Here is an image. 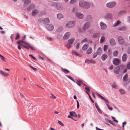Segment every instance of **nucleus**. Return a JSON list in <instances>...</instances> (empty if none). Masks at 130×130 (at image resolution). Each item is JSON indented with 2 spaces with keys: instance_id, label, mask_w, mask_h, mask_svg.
I'll return each instance as SVG.
<instances>
[{
  "instance_id": "72a5a7b5",
  "label": "nucleus",
  "mask_w": 130,
  "mask_h": 130,
  "mask_svg": "<svg viewBox=\"0 0 130 130\" xmlns=\"http://www.w3.org/2000/svg\"><path fill=\"white\" fill-rule=\"evenodd\" d=\"M128 77V74H126L125 75H124L123 79V81H127Z\"/></svg>"
},
{
  "instance_id": "79ce46f5",
  "label": "nucleus",
  "mask_w": 130,
  "mask_h": 130,
  "mask_svg": "<svg viewBox=\"0 0 130 130\" xmlns=\"http://www.w3.org/2000/svg\"><path fill=\"white\" fill-rule=\"evenodd\" d=\"M24 40H19L18 41L19 42H21V43H24L26 45H27V44H28V43L26 42L25 41H24Z\"/></svg>"
},
{
  "instance_id": "dca6fc26",
  "label": "nucleus",
  "mask_w": 130,
  "mask_h": 130,
  "mask_svg": "<svg viewBox=\"0 0 130 130\" xmlns=\"http://www.w3.org/2000/svg\"><path fill=\"white\" fill-rule=\"evenodd\" d=\"M35 7V5L33 4H31L29 6L27 7V10L29 11L30 10L34 8Z\"/></svg>"
},
{
  "instance_id": "f257e3e1",
  "label": "nucleus",
  "mask_w": 130,
  "mask_h": 130,
  "mask_svg": "<svg viewBox=\"0 0 130 130\" xmlns=\"http://www.w3.org/2000/svg\"><path fill=\"white\" fill-rule=\"evenodd\" d=\"M79 6L81 8L88 9L90 8V6H92L93 4L91 3L83 1H81L79 2Z\"/></svg>"
},
{
  "instance_id": "09e8293b",
  "label": "nucleus",
  "mask_w": 130,
  "mask_h": 130,
  "mask_svg": "<svg viewBox=\"0 0 130 130\" xmlns=\"http://www.w3.org/2000/svg\"><path fill=\"white\" fill-rule=\"evenodd\" d=\"M108 53L109 55H110L112 54V51L111 49H109L108 50Z\"/></svg>"
},
{
  "instance_id": "aec40b11",
  "label": "nucleus",
  "mask_w": 130,
  "mask_h": 130,
  "mask_svg": "<svg viewBox=\"0 0 130 130\" xmlns=\"http://www.w3.org/2000/svg\"><path fill=\"white\" fill-rule=\"evenodd\" d=\"M108 57L107 55L105 54H103L101 56V59L103 61H104Z\"/></svg>"
},
{
  "instance_id": "5701e85b",
  "label": "nucleus",
  "mask_w": 130,
  "mask_h": 130,
  "mask_svg": "<svg viewBox=\"0 0 130 130\" xmlns=\"http://www.w3.org/2000/svg\"><path fill=\"white\" fill-rule=\"evenodd\" d=\"M120 70L118 67H116L114 70V72L115 74H118L119 73Z\"/></svg>"
},
{
  "instance_id": "a19ab883",
  "label": "nucleus",
  "mask_w": 130,
  "mask_h": 130,
  "mask_svg": "<svg viewBox=\"0 0 130 130\" xmlns=\"http://www.w3.org/2000/svg\"><path fill=\"white\" fill-rule=\"evenodd\" d=\"M92 17L91 15H88L87 17V19L88 21H90L91 20Z\"/></svg>"
},
{
  "instance_id": "bf43d9fd",
  "label": "nucleus",
  "mask_w": 130,
  "mask_h": 130,
  "mask_svg": "<svg viewBox=\"0 0 130 130\" xmlns=\"http://www.w3.org/2000/svg\"><path fill=\"white\" fill-rule=\"evenodd\" d=\"M66 46L68 48H69L71 46V44H68H68H67L66 45Z\"/></svg>"
},
{
  "instance_id": "8fccbe9b",
  "label": "nucleus",
  "mask_w": 130,
  "mask_h": 130,
  "mask_svg": "<svg viewBox=\"0 0 130 130\" xmlns=\"http://www.w3.org/2000/svg\"><path fill=\"white\" fill-rule=\"evenodd\" d=\"M77 10V8L76 7H73V8L72 10V11L73 12H75Z\"/></svg>"
},
{
  "instance_id": "0eeeda50",
  "label": "nucleus",
  "mask_w": 130,
  "mask_h": 130,
  "mask_svg": "<svg viewBox=\"0 0 130 130\" xmlns=\"http://www.w3.org/2000/svg\"><path fill=\"white\" fill-rule=\"evenodd\" d=\"M90 26V22H87L85 23L83 27V29L86 30Z\"/></svg>"
},
{
  "instance_id": "052dcab7",
  "label": "nucleus",
  "mask_w": 130,
  "mask_h": 130,
  "mask_svg": "<svg viewBox=\"0 0 130 130\" xmlns=\"http://www.w3.org/2000/svg\"><path fill=\"white\" fill-rule=\"evenodd\" d=\"M111 118H112V119H113V120L114 121L116 122L117 123H118V121L117 120H116L115 118V117H113L112 116Z\"/></svg>"
},
{
  "instance_id": "603ef678",
  "label": "nucleus",
  "mask_w": 130,
  "mask_h": 130,
  "mask_svg": "<svg viewBox=\"0 0 130 130\" xmlns=\"http://www.w3.org/2000/svg\"><path fill=\"white\" fill-rule=\"evenodd\" d=\"M108 46L106 45H105L103 47V50L104 51H105L107 49Z\"/></svg>"
},
{
  "instance_id": "774afa93",
  "label": "nucleus",
  "mask_w": 130,
  "mask_h": 130,
  "mask_svg": "<svg viewBox=\"0 0 130 130\" xmlns=\"http://www.w3.org/2000/svg\"><path fill=\"white\" fill-rule=\"evenodd\" d=\"M87 41V39L86 38H85L82 41H81L82 43L85 42Z\"/></svg>"
},
{
  "instance_id": "20e7f679",
  "label": "nucleus",
  "mask_w": 130,
  "mask_h": 130,
  "mask_svg": "<svg viewBox=\"0 0 130 130\" xmlns=\"http://www.w3.org/2000/svg\"><path fill=\"white\" fill-rule=\"evenodd\" d=\"M118 39L119 43L120 44L122 45L124 43V40L123 37L122 36H119L118 37Z\"/></svg>"
},
{
  "instance_id": "4be33fe9",
  "label": "nucleus",
  "mask_w": 130,
  "mask_h": 130,
  "mask_svg": "<svg viewBox=\"0 0 130 130\" xmlns=\"http://www.w3.org/2000/svg\"><path fill=\"white\" fill-rule=\"evenodd\" d=\"M127 58V56L126 54L124 53L123 54L122 57V60L123 62H125Z\"/></svg>"
},
{
  "instance_id": "1a4fd4ad",
  "label": "nucleus",
  "mask_w": 130,
  "mask_h": 130,
  "mask_svg": "<svg viewBox=\"0 0 130 130\" xmlns=\"http://www.w3.org/2000/svg\"><path fill=\"white\" fill-rule=\"evenodd\" d=\"M75 14L76 17L78 19H82L84 18V15L79 12H76Z\"/></svg>"
},
{
  "instance_id": "0e129e2a",
  "label": "nucleus",
  "mask_w": 130,
  "mask_h": 130,
  "mask_svg": "<svg viewBox=\"0 0 130 130\" xmlns=\"http://www.w3.org/2000/svg\"><path fill=\"white\" fill-rule=\"evenodd\" d=\"M63 27H60L58 29V31L59 32H60L63 30Z\"/></svg>"
},
{
  "instance_id": "3c124183",
  "label": "nucleus",
  "mask_w": 130,
  "mask_h": 130,
  "mask_svg": "<svg viewBox=\"0 0 130 130\" xmlns=\"http://www.w3.org/2000/svg\"><path fill=\"white\" fill-rule=\"evenodd\" d=\"M0 57H1L2 60L4 61H5V57L2 55L0 54Z\"/></svg>"
},
{
  "instance_id": "69168bd1",
  "label": "nucleus",
  "mask_w": 130,
  "mask_h": 130,
  "mask_svg": "<svg viewBox=\"0 0 130 130\" xmlns=\"http://www.w3.org/2000/svg\"><path fill=\"white\" fill-rule=\"evenodd\" d=\"M112 87L114 88L117 89L118 88V87L116 84H114L113 85H112Z\"/></svg>"
},
{
  "instance_id": "9d476101",
  "label": "nucleus",
  "mask_w": 130,
  "mask_h": 130,
  "mask_svg": "<svg viewBox=\"0 0 130 130\" xmlns=\"http://www.w3.org/2000/svg\"><path fill=\"white\" fill-rule=\"evenodd\" d=\"M100 25L102 29H105L107 28V25L102 22H100Z\"/></svg>"
},
{
  "instance_id": "680f3d73",
  "label": "nucleus",
  "mask_w": 130,
  "mask_h": 130,
  "mask_svg": "<svg viewBox=\"0 0 130 130\" xmlns=\"http://www.w3.org/2000/svg\"><path fill=\"white\" fill-rule=\"evenodd\" d=\"M77 0H71L70 3V4H73L75 3Z\"/></svg>"
},
{
  "instance_id": "423d86ee",
  "label": "nucleus",
  "mask_w": 130,
  "mask_h": 130,
  "mask_svg": "<svg viewBox=\"0 0 130 130\" xmlns=\"http://www.w3.org/2000/svg\"><path fill=\"white\" fill-rule=\"evenodd\" d=\"M22 1L23 3V6L25 7H26L31 3L30 0H22Z\"/></svg>"
},
{
  "instance_id": "39448f33",
  "label": "nucleus",
  "mask_w": 130,
  "mask_h": 130,
  "mask_svg": "<svg viewBox=\"0 0 130 130\" xmlns=\"http://www.w3.org/2000/svg\"><path fill=\"white\" fill-rule=\"evenodd\" d=\"M104 18L106 19H111L112 18V14L110 13H107L104 15Z\"/></svg>"
},
{
  "instance_id": "f03ea898",
  "label": "nucleus",
  "mask_w": 130,
  "mask_h": 130,
  "mask_svg": "<svg viewBox=\"0 0 130 130\" xmlns=\"http://www.w3.org/2000/svg\"><path fill=\"white\" fill-rule=\"evenodd\" d=\"M117 3L115 2H108L106 4V6L109 8H113L116 5Z\"/></svg>"
},
{
  "instance_id": "e2e57ef3",
  "label": "nucleus",
  "mask_w": 130,
  "mask_h": 130,
  "mask_svg": "<svg viewBox=\"0 0 130 130\" xmlns=\"http://www.w3.org/2000/svg\"><path fill=\"white\" fill-rule=\"evenodd\" d=\"M127 67L129 69H130V62H129L127 65Z\"/></svg>"
},
{
  "instance_id": "6e6d98bb",
  "label": "nucleus",
  "mask_w": 130,
  "mask_h": 130,
  "mask_svg": "<svg viewBox=\"0 0 130 130\" xmlns=\"http://www.w3.org/2000/svg\"><path fill=\"white\" fill-rule=\"evenodd\" d=\"M50 97L53 99H55L56 98V97L52 94H51Z\"/></svg>"
},
{
  "instance_id": "de8ad7c7",
  "label": "nucleus",
  "mask_w": 130,
  "mask_h": 130,
  "mask_svg": "<svg viewBox=\"0 0 130 130\" xmlns=\"http://www.w3.org/2000/svg\"><path fill=\"white\" fill-rule=\"evenodd\" d=\"M97 95L99 96V98L101 99L102 100H104L105 99V98L103 96L101 95L100 94H99L98 93H97Z\"/></svg>"
},
{
  "instance_id": "bb28decb",
  "label": "nucleus",
  "mask_w": 130,
  "mask_h": 130,
  "mask_svg": "<svg viewBox=\"0 0 130 130\" xmlns=\"http://www.w3.org/2000/svg\"><path fill=\"white\" fill-rule=\"evenodd\" d=\"M127 29V28L125 26H122L118 29V30L120 31H123L126 30Z\"/></svg>"
},
{
  "instance_id": "6e6552de",
  "label": "nucleus",
  "mask_w": 130,
  "mask_h": 130,
  "mask_svg": "<svg viewBox=\"0 0 130 130\" xmlns=\"http://www.w3.org/2000/svg\"><path fill=\"white\" fill-rule=\"evenodd\" d=\"M112 62L113 64L116 65H117L120 64V60L118 58H115L113 60Z\"/></svg>"
},
{
  "instance_id": "2eb2a0df",
  "label": "nucleus",
  "mask_w": 130,
  "mask_h": 130,
  "mask_svg": "<svg viewBox=\"0 0 130 130\" xmlns=\"http://www.w3.org/2000/svg\"><path fill=\"white\" fill-rule=\"evenodd\" d=\"M39 13L37 9H34L31 12V14L32 16H35L37 14Z\"/></svg>"
},
{
  "instance_id": "37998d69",
  "label": "nucleus",
  "mask_w": 130,
  "mask_h": 130,
  "mask_svg": "<svg viewBox=\"0 0 130 130\" xmlns=\"http://www.w3.org/2000/svg\"><path fill=\"white\" fill-rule=\"evenodd\" d=\"M119 68L120 70H122L124 68V66L123 65H120L118 67Z\"/></svg>"
},
{
  "instance_id": "5fc2aeb1",
  "label": "nucleus",
  "mask_w": 130,
  "mask_h": 130,
  "mask_svg": "<svg viewBox=\"0 0 130 130\" xmlns=\"http://www.w3.org/2000/svg\"><path fill=\"white\" fill-rule=\"evenodd\" d=\"M98 54L96 52L94 53L93 56V57L94 58H95L97 56Z\"/></svg>"
},
{
  "instance_id": "49530a36",
  "label": "nucleus",
  "mask_w": 130,
  "mask_h": 130,
  "mask_svg": "<svg viewBox=\"0 0 130 130\" xmlns=\"http://www.w3.org/2000/svg\"><path fill=\"white\" fill-rule=\"evenodd\" d=\"M119 90L120 93L121 94H125V91L123 89H122L120 90Z\"/></svg>"
},
{
  "instance_id": "2f4dec72",
  "label": "nucleus",
  "mask_w": 130,
  "mask_h": 130,
  "mask_svg": "<svg viewBox=\"0 0 130 130\" xmlns=\"http://www.w3.org/2000/svg\"><path fill=\"white\" fill-rule=\"evenodd\" d=\"M88 44H84L82 47V50H86L88 48Z\"/></svg>"
},
{
  "instance_id": "338daca9",
  "label": "nucleus",
  "mask_w": 130,
  "mask_h": 130,
  "mask_svg": "<svg viewBox=\"0 0 130 130\" xmlns=\"http://www.w3.org/2000/svg\"><path fill=\"white\" fill-rule=\"evenodd\" d=\"M85 88L86 89V90L87 91H88L89 92L90 89H89V88L87 86L85 87Z\"/></svg>"
},
{
  "instance_id": "ddd939ff",
  "label": "nucleus",
  "mask_w": 130,
  "mask_h": 130,
  "mask_svg": "<svg viewBox=\"0 0 130 130\" xmlns=\"http://www.w3.org/2000/svg\"><path fill=\"white\" fill-rule=\"evenodd\" d=\"M70 33L69 32H67L66 33L63 37V39H67L70 36Z\"/></svg>"
},
{
  "instance_id": "58836bf2",
  "label": "nucleus",
  "mask_w": 130,
  "mask_h": 130,
  "mask_svg": "<svg viewBox=\"0 0 130 130\" xmlns=\"http://www.w3.org/2000/svg\"><path fill=\"white\" fill-rule=\"evenodd\" d=\"M118 54V51L117 50H116L113 53V55L115 57L117 56Z\"/></svg>"
},
{
  "instance_id": "a211bd4d",
  "label": "nucleus",
  "mask_w": 130,
  "mask_h": 130,
  "mask_svg": "<svg viewBox=\"0 0 130 130\" xmlns=\"http://www.w3.org/2000/svg\"><path fill=\"white\" fill-rule=\"evenodd\" d=\"M85 62L88 63H92L94 64L96 63V62L92 59H91L90 60L88 59H86L85 61Z\"/></svg>"
},
{
  "instance_id": "9b49d317",
  "label": "nucleus",
  "mask_w": 130,
  "mask_h": 130,
  "mask_svg": "<svg viewBox=\"0 0 130 130\" xmlns=\"http://www.w3.org/2000/svg\"><path fill=\"white\" fill-rule=\"evenodd\" d=\"M47 29L50 31H52L53 30L54 28V26L52 25H47L46 27Z\"/></svg>"
},
{
  "instance_id": "4468645a",
  "label": "nucleus",
  "mask_w": 130,
  "mask_h": 130,
  "mask_svg": "<svg viewBox=\"0 0 130 130\" xmlns=\"http://www.w3.org/2000/svg\"><path fill=\"white\" fill-rule=\"evenodd\" d=\"M57 3H53L51 4L50 6V8L51 9H54V8H56Z\"/></svg>"
},
{
  "instance_id": "f8f14e48",
  "label": "nucleus",
  "mask_w": 130,
  "mask_h": 130,
  "mask_svg": "<svg viewBox=\"0 0 130 130\" xmlns=\"http://www.w3.org/2000/svg\"><path fill=\"white\" fill-rule=\"evenodd\" d=\"M50 22V20L48 18H44L43 19L42 22L44 24H47L48 23Z\"/></svg>"
},
{
  "instance_id": "4d7b16f0",
  "label": "nucleus",
  "mask_w": 130,
  "mask_h": 130,
  "mask_svg": "<svg viewBox=\"0 0 130 130\" xmlns=\"http://www.w3.org/2000/svg\"><path fill=\"white\" fill-rule=\"evenodd\" d=\"M58 123L61 126H64V125L60 121L58 120Z\"/></svg>"
},
{
  "instance_id": "ea45409f",
  "label": "nucleus",
  "mask_w": 130,
  "mask_h": 130,
  "mask_svg": "<svg viewBox=\"0 0 130 130\" xmlns=\"http://www.w3.org/2000/svg\"><path fill=\"white\" fill-rule=\"evenodd\" d=\"M105 37L103 36H102L101 37V39H100V43H102L105 40Z\"/></svg>"
},
{
  "instance_id": "b1692460",
  "label": "nucleus",
  "mask_w": 130,
  "mask_h": 130,
  "mask_svg": "<svg viewBox=\"0 0 130 130\" xmlns=\"http://www.w3.org/2000/svg\"><path fill=\"white\" fill-rule=\"evenodd\" d=\"M24 102L26 105L27 106H30L32 104L31 102V101L27 100H26Z\"/></svg>"
},
{
  "instance_id": "864d4df0",
  "label": "nucleus",
  "mask_w": 130,
  "mask_h": 130,
  "mask_svg": "<svg viewBox=\"0 0 130 130\" xmlns=\"http://www.w3.org/2000/svg\"><path fill=\"white\" fill-rule=\"evenodd\" d=\"M17 44H18V45H19V46H22V47H23V45H23L22 43H21V42H19L18 41H17Z\"/></svg>"
},
{
  "instance_id": "7ed1b4c3",
  "label": "nucleus",
  "mask_w": 130,
  "mask_h": 130,
  "mask_svg": "<svg viewBox=\"0 0 130 130\" xmlns=\"http://www.w3.org/2000/svg\"><path fill=\"white\" fill-rule=\"evenodd\" d=\"M75 23L74 21H69L68 23L66 24L65 26L67 27L71 28L74 26Z\"/></svg>"
},
{
  "instance_id": "473e14b6",
  "label": "nucleus",
  "mask_w": 130,
  "mask_h": 130,
  "mask_svg": "<svg viewBox=\"0 0 130 130\" xmlns=\"http://www.w3.org/2000/svg\"><path fill=\"white\" fill-rule=\"evenodd\" d=\"M121 23V22L119 21L118 20L117 22H115L113 25V26L114 27H116L118 26Z\"/></svg>"
},
{
  "instance_id": "13d9d810",
  "label": "nucleus",
  "mask_w": 130,
  "mask_h": 130,
  "mask_svg": "<svg viewBox=\"0 0 130 130\" xmlns=\"http://www.w3.org/2000/svg\"><path fill=\"white\" fill-rule=\"evenodd\" d=\"M20 37V36L19 34L18 33L17 34V36L15 39L16 40H18L19 39Z\"/></svg>"
},
{
  "instance_id": "e433bc0d",
  "label": "nucleus",
  "mask_w": 130,
  "mask_h": 130,
  "mask_svg": "<svg viewBox=\"0 0 130 130\" xmlns=\"http://www.w3.org/2000/svg\"><path fill=\"white\" fill-rule=\"evenodd\" d=\"M61 70L63 72L66 74H67L69 72V71L66 69H64L62 68H61Z\"/></svg>"
},
{
  "instance_id": "6ab92c4d",
  "label": "nucleus",
  "mask_w": 130,
  "mask_h": 130,
  "mask_svg": "<svg viewBox=\"0 0 130 130\" xmlns=\"http://www.w3.org/2000/svg\"><path fill=\"white\" fill-rule=\"evenodd\" d=\"M109 42L112 46H114L116 44L115 40L113 38H111L109 40Z\"/></svg>"
},
{
  "instance_id": "c9c22d12",
  "label": "nucleus",
  "mask_w": 130,
  "mask_h": 130,
  "mask_svg": "<svg viewBox=\"0 0 130 130\" xmlns=\"http://www.w3.org/2000/svg\"><path fill=\"white\" fill-rule=\"evenodd\" d=\"M126 12V11L125 10H121L119 12L118 14L119 15H120L125 13Z\"/></svg>"
},
{
  "instance_id": "f704fd0d",
  "label": "nucleus",
  "mask_w": 130,
  "mask_h": 130,
  "mask_svg": "<svg viewBox=\"0 0 130 130\" xmlns=\"http://www.w3.org/2000/svg\"><path fill=\"white\" fill-rule=\"evenodd\" d=\"M76 83L79 86H80L81 85L83 84V82L79 80H77Z\"/></svg>"
},
{
  "instance_id": "4c0bfd02",
  "label": "nucleus",
  "mask_w": 130,
  "mask_h": 130,
  "mask_svg": "<svg viewBox=\"0 0 130 130\" xmlns=\"http://www.w3.org/2000/svg\"><path fill=\"white\" fill-rule=\"evenodd\" d=\"M57 18L59 19H60L63 17V15L60 13H59L57 14Z\"/></svg>"
},
{
  "instance_id": "c03bdc74",
  "label": "nucleus",
  "mask_w": 130,
  "mask_h": 130,
  "mask_svg": "<svg viewBox=\"0 0 130 130\" xmlns=\"http://www.w3.org/2000/svg\"><path fill=\"white\" fill-rule=\"evenodd\" d=\"M27 45L32 50L34 51L35 50V48L33 46H31L28 43V44H27Z\"/></svg>"
},
{
  "instance_id": "7c9ffc66",
  "label": "nucleus",
  "mask_w": 130,
  "mask_h": 130,
  "mask_svg": "<svg viewBox=\"0 0 130 130\" xmlns=\"http://www.w3.org/2000/svg\"><path fill=\"white\" fill-rule=\"evenodd\" d=\"M92 52V48H89L87 51V53L89 55L91 54Z\"/></svg>"
},
{
  "instance_id": "c756f323",
  "label": "nucleus",
  "mask_w": 130,
  "mask_h": 130,
  "mask_svg": "<svg viewBox=\"0 0 130 130\" xmlns=\"http://www.w3.org/2000/svg\"><path fill=\"white\" fill-rule=\"evenodd\" d=\"M75 40V39L74 38H72L68 40V44H71Z\"/></svg>"
},
{
  "instance_id": "a18cd8bd",
  "label": "nucleus",
  "mask_w": 130,
  "mask_h": 130,
  "mask_svg": "<svg viewBox=\"0 0 130 130\" xmlns=\"http://www.w3.org/2000/svg\"><path fill=\"white\" fill-rule=\"evenodd\" d=\"M66 76L68 78L71 79V80H72V81H73V82H74V83L75 82V80L73 79V78L71 77V76L69 75H66Z\"/></svg>"
},
{
  "instance_id": "a878e982",
  "label": "nucleus",
  "mask_w": 130,
  "mask_h": 130,
  "mask_svg": "<svg viewBox=\"0 0 130 130\" xmlns=\"http://www.w3.org/2000/svg\"><path fill=\"white\" fill-rule=\"evenodd\" d=\"M70 114L71 116H73L74 117H77V115L76 113L73 111H70Z\"/></svg>"
},
{
  "instance_id": "f3484780",
  "label": "nucleus",
  "mask_w": 130,
  "mask_h": 130,
  "mask_svg": "<svg viewBox=\"0 0 130 130\" xmlns=\"http://www.w3.org/2000/svg\"><path fill=\"white\" fill-rule=\"evenodd\" d=\"M0 74L4 76H7L9 75V74L8 73H5L1 70H0Z\"/></svg>"
},
{
  "instance_id": "393cba45",
  "label": "nucleus",
  "mask_w": 130,
  "mask_h": 130,
  "mask_svg": "<svg viewBox=\"0 0 130 130\" xmlns=\"http://www.w3.org/2000/svg\"><path fill=\"white\" fill-rule=\"evenodd\" d=\"M56 8L58 10H61L63 8V7L62 5L60 4L57 3V5Z\"/></svg>"
},
{
  "instance_id": "c85d7f7f",
  "label": "nucleus",
  "mask_w": 130,
  "mask_h": 130,
  "mask_svg": "<svg viewBox=\"0 0 130 130\" xmlns=\"http://www.w3.org/2000/svg\"><path fill=\"white\" fill-rule=\"evenodd\" d=\"M100 36L99 33H96L92 35V37L94 38H97Z\"/></svg>"
},
{
  "instance_id": "cd10ccee",
  "label": "nucleus",
  "mask_w": 130,
  "mask_h": 130,
  "mask_svg": "<svg viewBox=\"0 0 130 130\" xmlns=\"http://www.w3.org/2000/svg\"><path fill=\"white\" fill-rule=\"evenodd\" d=\"M72 54L73 55H76V56H77L79 57H81L82 55L79 54H78L77 52L73 50L72 51Z\"/></svg>"
},
{
  "instance_id": "412c9836",
  "label": "nucleus",
  "mask_w": 130,
  "mask_h": 130,
  "mask_svg": "<svg viewBox=\"0 0 130 130\" xmlns=\"http://www.w3.org/2000/svg\"><path fill=\"white\" fill-rule=\"evenodd\" d=\"M102 48L101 47H99L97 50L96 52L98 54V55H101L102 53Z\"/></svg>"
}]
</instances>
